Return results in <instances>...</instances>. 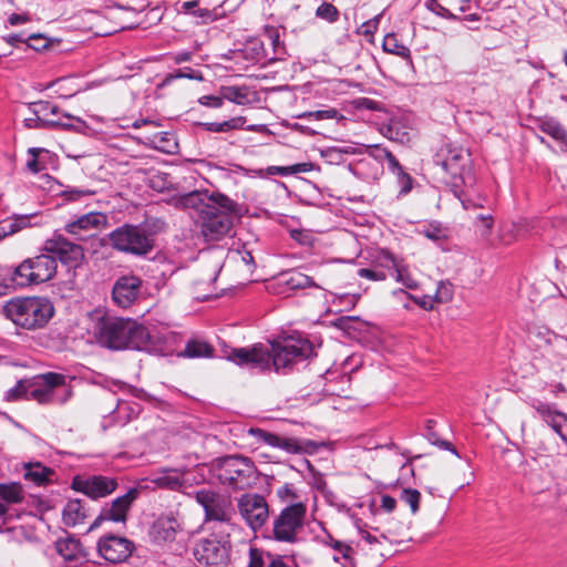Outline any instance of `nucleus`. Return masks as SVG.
Here are the masks:
<instances>
[{"label": "nucleus", "mask_w": 567, "mask_h": 567, "mask_svg": "<svg viewBox=\"0 0 567 567\" xmlns=\"http://www.w3.org/2000/svg\"><path fill=\"white\" fill-rule=\"evenodd\" d=\"M12 270V267H0V296L4 295L8 288L17 287L12 286L10 281V271Z\"/></svg>", "instance_id": "obj_61"}, {"label": "nucleus", "mask_w": 567, "mask_h": 567, "mask_svg": "<svg viewBox=\"0 0 567 567\" xmlns=\"http://www.w3.org/2000/svg\"><path fill=\"white\" fill-rule=\"evenodd\" d=\"M436 422L434 420H427L425 424V433L424 436L427 439V441L439 446L442 450H446L455 454L457 457H460L456 449L453 446V444L446 440H441L439 437V434L434 431Z\"/></svg>", "instance_id": "obj_37"}, {"label": "nucleus", "mask_w": 567, "mask_h": 567, "mask_svg": "<svg viewBox=\"0 0 567 567\" xmlns=\"http://www.w3.org/2000/svg\"><path fill=\"white\" fill-rule=\"evenodd\" d=\"M140 491L136 487L130 488L124 495L116 497L111 504H106L100 515L90 526V530L99 527L102 522L126 523L127 513L133 503L137 499Z\"/></svg>", "instance_id": "obj_17"}, {"label": "nucleus", "mask_w": 567, "mask_h": 567, "mask_svg": "<svg viewBox=\"0 0 567 567\" xmlns=\"http://www.w3.org/2000/svg\"><path fill=\"white\" fill-rule=\"evenodd\" d=\"M248 434L255 437L259 443L284 450L287 453L297 454L302 452V447L296 439L281 437L276 433L268 432L260 427H250Z\"/></svg>", "instance_id": "obj_21"}, {"label": "nucleus", "mask_w": 567, "mask_h": 567, "mask_svg": "<svg viewBox=\"0 0 567 567\" xmlns=\"http://www.w3.org/2000/svg\"><path fill=\"white\" fill-rule=\"evenodd\" d=\"M151 142L155 145L156 148L168 153L172 152V147H176L177 145L174 141V135L169 132L155 133L151 138Z\"/></svg>", "instance_id": "obj_45"}, {"label": "nucleus", "mask_w": 567, "mask_h": 567, "mask_svg": "<svg viewBox=\"0 0 567 567\" xmlns=\"http://www.w3.org/2000/svg\"><path fill=\"white\" fill-rule=\"evenodd\" d=\"M182 10L184 13L200 18L204 22L214 20V13L210 10L198 8V0L184 2Z\"/></svg>", "instance_id": "obj_44"}, {"label": "nucleus", "mask_w": 567, "mask_h": 567, "mask_svg": "<svg viewBox=\"0 0 567 567\" xmlns=\"http://www.w3.org/2000/svg\"><path fill=\"white\" fill-rule=\"evenodd\" d=\"M29 111L34 116H39L40 118H49L51 102L49 101H37L29 104Z\"/></svg>", "instance_id": "obj_52"}, {"label": "nucleus", "mask_w": 567, "mask_h": 567, "mask_svg": "<svg viewBox=\"0 0 567 567\" xmlns=\"http://www.w3.org/2000/svg\"><path fill=\"white\" fill-rule=\"evenodd\" d=\"M358 275L361 278H367L373 281H382L385 280L389 276L384 269H371V268H360L358 270Z\"/></svg>", "instance_id": "obj_55"}, {"label": "nucleus", "mask_w": 567, "mask_h": 567, "mask_svg": "<svg viewBox=\"0 0 567 567\" xmlns=\"http://www.w3.org/2000/svg\"><path fill=\"white\" fill-rule=\"evenodd\" d=\"M266 553L256 547L249 548V561L247 567H267Z\"/></svg>", "instance_id": "obj_53"}, {"label": "nucleus", "mask_w": 567, "mask_h": 567, "mask_svg": "<svg viewBox=\"0 0 567 567\" xmlns=\"http://www.w3.org/2000/svg\"><path fill=\"white\" fill-rule=\"evenodd\" d=\"M321 543L334 551L332 557L334 563L341 564L342 567H355L354 555L357 551L350 544L333 538L329 533L321 538Z\"/></svg>", "instance_id": "obj_24"}, {"label": "nucleus", "mask_w": 567, "mask_h": 567, "mask_svg": "<svg viewBox=\"0 0 567 567\" xmlns=\"http://www.w3.org/2000/svg\"><path fill=\"white\" fill-rule=\"evenodd\" d=\"M237 208L227 209L213 204L199 218L202 234L208 241H216L226 236L233 227V217H241L244 208L236 202Z\"/></svg>", "instance_id": "obj_12"}, {"label": "nucleus", "mask_w": 567, "mask_h": 567, "mask_svg": "<svg viewBox=\"0 0 567 567\" xmlns=\"http://www.w3.org/2000/svg\"><path fill=\"white\" fill-rule=\"evenodd\" d=\"M322 158L329 164H341L347 155L362 154V150L355 146H330L320 151Z\"/></svg>", "instance_id": "obj_29"}, {"label": "nucleus", "mask_w": 567, "mask_h": 567, "mask_svg": "<svg viewBox=\"0 0 567 567\" xmlns=\"http://www.w3.org/2000/svg\"><path fill=\"white\" fill-rule=\"evenodd\" d=\"M42 250L55 257V261L60 260L63 265L75 268L84 258L82 246L71 243L60 234H54L47 239L42 246Z\"/></svg>", "instance_id": "obj_15"}, {"label": "nucleus", "mask_w": 567, "mask_h": 567, "mask_svg": "<svg viewBox=\"0 0 567 567\" xmlns=\"http://www.w3.org/2000/svg\"><path fill=\"white\" fill-rule=\"evenodd\" d=\"M4 400L16 402L21 399L29 400V380H19L14 386L4 392Z\"/></svg>", "instance_id": "obj_42"}, {"label": "nucleus", "mask_w": 567, "mask_h": 567, "mask_svg": "<svg viewBox=\"0 0 567 567\" xmlns=\"http://www.w3.org/2000/svg\"><path fill=\"white\" fill-rule=\"evenodd\" d=\"M56 553L63 558V560L71 567H76L86 560V553L83 548L80 539L74 536H66L65 538H59L55 542Z\"/></svg>", "instance_id": "obj_22"}, {"label": "nucleus", "mask_w": 567, "mask_h": 567, "mask_svg": "<svg viewBox=\"0 0 567 567\" xmlns=\"http://www.w3.org/2000/svg\"><path fill=\"white\" fill-rule=\"evenodd\" d=\"M363 151V148H361ZM364 152L368 154V157L362 158L358 166L359 168L363 166H374V177H377L379 171H381L382 163L386 159L388 156H390V151L385 147H382L381 145H368L364 146Z\"/></svg>", "instance_id": "obj_26"}, {"label": "nucleus", "mask_w": 567, "mask_h": 567, "mask_svg": "<svg viewBox=\"0 0 567 567\" xmlns=\"http://www.w3.org/2000/svg\"><path fill=\"white\" fill-rule=\"evenodd\" d=\"M54 471L41 463L28 464L25 466L24 478L33 482L35 485H45L51 482Z\"/></svg>", "instance_id": "obj_30"}, {"label": "nucleus", "mask_w": 567, "mask_h": 567, "mask_svg": "<svg viewBox=\"0 0 567 567\" xmlns=\"http://www.w3.org/2000/svg\"><path fill=\"white\" fill-rule=\"evenodd\" d=\"M174 206L178 209H193L198 219L210 205L218 204L227 209L237 208L236 202L220 192L193 190L173 198Z\"/></svg>", "instance_id": "obj_14"}, {"label": "nucleus", "mask_w": 567, "mask_h": 567, "mask_svg": "<svg viewBox=\"0 0 567 567\" xmlns=\"http://www.w3.org/2000/svg\"><path fill=\"white\" fill-rule=\"evenodd\" d=\"M195 501L204 509V523L209 530H234L235 509L229 496L212 488L194 492Z\"/></svg>", "instance_id": "obj_6"}, {"label": "nucleus", "mask_w": 567, "mask_h": 567, "mask_svg": "<svg viewBox=\"0 0 567 567\" xmlns=\"http://www.w3.org/2000/svg\"><path fill=\"white\" fill-rule=\"evenodd\" d=\"M385 136L392 141H399L401 143L409 140L408 132H401L399 123L394 121L388 125Z\"/></svg>", "instance_id": "obj_57"}, {"label": "nucleus", "mask_w": 567, "mask_h": 567, "mask_svg": "<svg viewBox=\"0 0 567 567\" xmlns=\"http://www.w3.org/2000/svg\"><path fill=\"white\" fill-rule=\"evenodd\" d=\"M18 233L16 228V221L12 217L0 220V237L11 236Z\"/></svg>", "instance_id": "obj_64"}, {"label": "nucleus", "mask_w": 567, "mask_h": 567, "mask_svg": "<svg viewBox=\"0 0 567 567\" xmlns=\"http://www.w3.org/2000/svg\"><path fill=\"white\" fill-rule=\"evenodd\" d=\"M427 8L435 13L436 16L450 20V21H460L461 17L451 12L447 8L441 4L437 0H429Z\"/></svg>", "instance_id": "obj_50"}, {"label": "nucleus", "mask_w": 567, "mask_h": 567, "mask_svg": "<svg viewBox=\"0 0 567 567\" xmlns=\"http://www.w3.org/2000/svg\"><path fill=\"white\" fill-rule=\"evenodd\" d=\"M388 162L389 169L396 175L398 183L401 186V194H406L412 188V177L404 172L402 165L395 158V156L390 153V156L385 159Z\"/></svg>", "instance_id": "obj_31"}, {"label": "nucleus", "mask_w": 567, "mask_h": 567, "mask_svg": "<svg viewBox=\"0 0 567 567\" xmlns=\"http://www.w3.org/2000/svg\"><path fill=\"white\" fill-rule=\"evenodd\" d=\"M3 315L19 328L37 330L48 324L54 307L42 297L13 298L3 306Z\"/></svg>", "instance_id": "obj_5"}, {"label": "nucleus", "mask_w": 567, "mask_h": 567, "mask_svg": "<svg viewBox=\"0 0 567 567\" xmlns=\"http://www.w3.org/2000/svg\"><path fill=\"white\" fill-rule=\"evenodd\" d=\"M265 37L269 41L270 45L272 47L275 56L270 59V61H277L282 60L284 55L286 54V49L284 42L280 40V34L278 29L276 28H266L265 30Z\"/></svg>", "instance_id": "obj_40"}, {"label": "nucleus", "mask_w": 567, "mask_h": 567, "mask_svg": "<svg viewBox=\"0 0 567 567\" xmlns=\"http://www.w3.org/2000/svg\"><path fill=\"white\" fill-rule=\"evenodd\" d=\"M178 79H188V80H195V81L202 82V81H204V75L199 70H195L193 68L185 66V68L177 69L174 72L168 73L164 78V80L162 81L159 86L163 87V86L169 85L171 83H173L175 80H178Z\"/></svg>", "instance_id": "obj_35"}, {"label": "nucleus", "mask_w": 567, "mask_h": 567, "mask_svg": "<svg viewBox=\"0 0 567 567\" xmlns=\"http://www.w3.org/2000/svg\"><path fill=\"white\" fill-rule=\"evenodd\" d=\"M23 125L25 128H29V130H32V128H37V130H52L53 126H54V123H53V120L52 118H40L39 116H31V117H25L23 120Z\"/></svg>", "instance_id": "obj_51"}, {"label": "nucleus", "mask_w": 567, "mask_h": 567, "mask_svg": "<svg viewBox=\"0 0 567 567\" xmlns=\"http://www.w3.org/2000/svg\"><path fill=\"white\" fill-rule=\"evenodd\" d=\"M28 48L34 51H41L49 47V39L43 37L42 34H31L28 37Z\"/></svg>", "instance_id": "obj_59"}, {"label": "nucleus", "mask_w": 567, "mask_h": 567, "mask_svg": "<svg viewBox=\"0 0 567 567\" xmlns=\"http://www.w3.org/2000/svg\"><path fill=\"white\" fill-rule=\"evenodd\" d=\"M87 514L81 499H70L63 509V522L66 526H75L86 518Z\"/></svg>", "instance_id": "obj_27"}, {"label": "nucleus", "mask_w": 567, "mask_h": 567, "mask_svg": "<svg viewBox=\"0 0 567 567\" xmlns=\"http://www.w3.org/2000/svg\"><path fill=\"white\" fill-rule=\"evenodd\" d=\"M63 118L53 120L54 126L52 130H64L83 133L87 128L86 123L80 117L72 116L69 113L62 114Z\"/></svg>", "instance_id": "obj_36"}, {"label": "nucleus", "mask_w": 567, "mask_h": 567, "mask_svg": "<svg viewBox=\"0 0 567 567\" xmlns=\"http://www.w3.org/2000/svg\"><path fill=\"white\" fill-rule=\"evenodd\" d=\"M56 269L55 257L41 249L40 255L27 258L13 267V270L10 271V281L12 286L21 288L43 284L53 279Z\"/></svg>", "instance_id": "obj_9"}, {"label": "nucleus", "mask_w": 567, "mask_h": 567, "mask_svg": "<svg viewBox=\"0 0 567 567\" xmlns=\"http://www.w3.org/2000/svg\"><path fill=\"white\" fill-rule=\"evenodd\" d=\"M143 280L136 275L120 276L112 288L113 302L123 309L131 307L142 295Z\"/></svg>", "instance_id": "obj_18"}, {"label": "nucleus", "mask_w": 567, "mask_h": 567, "mask_svg": "<svg viewBox=\"0 0 567 567\" xmlns=\"http://www.w3.org/2000/svg\"><path fill=\"white\" fill-rule=\"evenodd\" d=\"M433 163L441 169L444 183L456 198H461L462 187L471 188L475 185L471 153L463 146L443 144L433 156Z\"/></svg>", "instance_id": "obj_4"}, {"label": "nucleus", "mask_w": 567, "mask_h": 567, "mask_svg": "<svg viewBox=\"0 0 567 567\" xmlns=\"http://www.w3.org/2000/svg\"><path fill=\"white\" fill-rule=\"evenodd\" d=\"M306 513L307 506L302 502L287 505L272 517L271 525H267L262 537L277 543L296 544L303 528Z\"/></svg>", "instance_id": "obj_7"}, {"label": "nucleus", "mask_w": 567, "mask_h": 567, "mask_svg": "<svg viewBox=\"0 0 567 567\" xmlns=\"http://www.w3.org/2000/svg\"><path fill=\"white\" fill-rule=\"evenodd\" d=\"M237 508L245 524L254 532L261 534L267 527L270 509L265 496L257 493L243 494L237 499Z\"/></svg>", "instance_id": "obj_13"}, {"label": "nucleus", "mask_w": 567, "mask_h": 567, "mask_svg": "<svg viewBox=\"0 0 567 567\" xmlns=\"http://www.w3.org/2000/svg\"><path fill=\"white\" fill-rule=\"evenodd\" d=\"M539 130L553 138L559 141L566 138L567 131L564 126L554 117H545L539 121Z\"/></svg>", "instance_id": "obj_39"}, {"label": "nucleus", "mask_w": 567, "mask_h": 567, "mask_svg": "<svg viewBox=\"0 0 567 567\" xmlns=\"http://www.w3.org/2000/svg\"><path fill=\"white\" fill-rule=\"evenodd\" d=\"M315 347L309 339L301 334H290L270 342V348L260 343L251 348H237L231 351L229 359L240 367L270 370L287 374L298 363L316 357Z\"/></svg>", "instance_id": "obj_1"}, {"label": "nucleus", "mask_w": 567, "mask_h": 567, "mask_svg": "<svg viewBox=\"0 0 567 567\" xmlns=\"http://www.w3.org/2000/svg\"><path fill=\"white\" fill-rule=\"evenodd\" d=\"M214 347L200 339H190L186 342L185 349L178 353L185 358H210L214 354Z\"/></svg>", "instance_id": "obj_28"}, {"label": "nucleus", "mask_w": 567, "mask_h": 567, "mask_svg": "<svg viewBox=\"0 0 567 567\" xmlns=\"http://www.w3.org/2000/svg\"><path fill=\"white\" fill-rule=\"evenodd\" d=\"M97 342L110 350H137L165 355L168 353L163 337L152 333L131 318L105 315L95 324Z\"/></svg>", "instance_id": "obj_2"}, {"label": "nucleus", "mask_w": 567, "mask_h": 567, "mask_svg": "<svg viewBox=\"0 0 567 567\" xmlns=\"http://www.w3.org/2000/svg\"><path fill=\"white\" fill-rule=\"evenodd\" d=\"M530 406L537 412L540 419L567 443V415L558 411L554 403L537 399L530 402Z\"/></svg>", "instance_id": "obj_20"}, {"label": "nucleus", "mask_w": 567, "mask_h": 567, "mask_svg": "<svg viewBox=\"0 0 567 567\" xmlns=\"http://www.w3.org/2000/svg\"><path fill=\"white\" fill-rule=\"evenodd\" d=\"M383 50L385 52L399 55L403 59L411 61V52L408 47L399 43L394 34H388L383 41Z\"/></svg>", "instance_id": "obj_41"}, {"label": "nucleus", "mask_w": 567, "mask_h": 567, "mask_svg": "<svg viewBox=\"0 0 567 567\" xmlns=\"http://www.w3.org/2000/svg\"><path fill=\"white\" fill-rule=\"evenodd\" d=\"M198 103L203 106L212 107V109H220L224 104V97L220 94L217 95H203L199 97Z\"/></svg>", "instance_id": "obj_62"}, {"label": "nucleus", "mask_w": 567, "mask_h": 567, "mask_svg": "<svg viewBox=\"0 0 567 567\" xmlns=\"http://www.w3.org/2000/svg\"><path fill=\"white\" fill-rule=\"evenodd\" d=\"M284 282L291 290L305 289L309 287L319 288V286L312 280L311 277L300 271H289L282 275Z\"/></svg>", "instance_id": "obj_33"}, {"label": "nucleus", "mask_w": 567, "mask_h": 567, "mask_svg": "<svg viewBox=\"0 0 567 567\" xmlns=\"http://www.w3.org/2000/svg\"><path fill=\"white\" fill-rule=\"evenodd\" d=\"M296 118L300 120H309V121H322V120H330V118H343V116L339 113L336 109H327V110H318V111H310V112H303L301 114H298Z\"/></svg>", "instance_id": "obj_43"}, {"label": "nucleus", "mask_w": 567, "mask_h": 567, "mask_svg": "<svg viewBox=\"0 0 567 567\" xmlns=\"http://www.w3.org/2000/svg\"><path fill=\"white\" fill-rule=\"evenodd\" d=\"M134 549L135 545L131 539L114 534H106L97 542L99 554L111 564L126 561Z\"/></svg>", "instance_id": "obj_16"}, {"label": "nucleus", "mask_w": 567, "mask_h": 567, "mask_svg": "<svg viewBox=\"0 0 567 567\" xmlns=\"http://www.w3.org/2000/svg\"><path fill=\"white\" fill-rule=\"evenodd\" d=\"M178 523L172 516H161L152 525L151 535L155 542H172L175 539Z\"/></svg>", "instance_id": "obj_25"}, {"label": "nucleus", "mask_w": 567, "mask_h": 567, "mask_svg": "<svg viewBox=\"0 0 567 567\" xmlns=\"http://www.w3.org/2000/svg\"><path fill=\"white\" fill-rule=\"evenodd\" d=\"M214 473L223 485L244 489L254 483L256 467L248 457L230 455L216 460Z\"/></svg>", "instance_id": "obj_10"}, {"label": "nucleus", "mask_w": 567, "mask_h": 567, "mask_svg": "<svg viewBox=\"0 0 567 567\" xmlns=\"http://www.w3.org/2000/svg\"><path fill=\"white\" fill-rule=\"evenodd\" d=\"M0 498L7 504H18L24 498V489L18 482L0 483Z\"/></svg>", "instance_id": "obj_32"}, {"label": "nucleus", "mask_w": 567, "mask_h": 567, "mask_svg": "<svg viewBox=\"0 0 567 567\" xmlns=\"http://www.w3.org/2000/svg\"><path fill=\"white\" fill-rule=\"evenodd\" d=\"M219 92L224 100H227L237 105H245L249 103L247 86L223 85L220 86Z\"/></svg>", "instance_id": "obj_34"}, {"label": "nucleus", "mask_w": 567, "mask_h": 567, "mask_svg": "<svg viewBox=\"0 0 567 567\" xmlns=\"http://www.w3.org/2000/svg\"><path fill=\"white\" fill-rule=\"evenodd\" d=\"M400 499L408 504L411 512L415 514L420 508L421 493L415 488H404L400 494Z\"/></svg>", "instance_id": "obj_48"}, {"label": "nucleus", "mask_w": 567, "mask_h": 567, "mask_svg": "<svg viewBox=\"0 0 567 567\" xmlns=\"http://www.w3.org/2000/svg\"><path fill=\"white\" fill-rule=\"evenodd\" d=\"M233 530H210L194 550L197 561L205 567H226L230 561Z\"/></svg>", "instance_id": "obj_11"}, {"label": "nucleus", "mask_w": 567, "mask_h": 567, "mask_svg": "<svg viewBox=\"0 0 567 567\" xmlns=\"http://www.w3.org/2000/svg\"><path fill=\"white\" fill-rule=\"evenodd\" d=\"M377 262L381 269L388 272V276H391V272H394L402 261L396 260L389 250L382 249L377 256Z\"/></svg>", "instance_id": "obj_46"}, {"label": "nucleus", "mask_w": 567, "mask_h": 567, "mask_svg": "<svg viewBox=\"0 0 567 567\" xmlns=\"http://www.w3.org/2000/svg\"><path fill=\"white\" fill-rule=\"evenodd\" d=\"M93 192L87 189H80V188H68L62 190L61 196H63L66 200H78L81 197L90 196Z\"/></svg>", "instance_id": "obj_63"}, {"label": "nucleus", "mask_w": 567, "mask_h": 567, "mask_svg": "<svg viewBox=\"0 0 567 567\" xmlns=\"http://www.w3.org/2000/svg\"><path fill=\"white\" fill-rule=\"evenodd\" d=\"M107 224V216L103 213L91 212L78 217L75 220L66 224L65 230L71 234L84 238L81 233L90 230H99Z\"/></svg>", "instance_id": "obj_23"}, {"label": "nucleus", "mask_w": 567, "mask_h": 567, "mask_svg": "<svg viewBox=\"0 0 567 567\" xmlns=\"http://www.w3.org/2000/svg\"><path fill=\"white\" fill-rule=\"evenodd\" d=\"M391 276L395 278L398 282H401L408 289H416L417 282L411 276L408 268L401 262L394 272H391Z\"/></svg>", "instance_id": "obj_47"}, {"label": "nucleus", "mask_w": 567, "mask_h": 567, "mask_svg": "<svg viewBox=\"0 0 567 567\" xmlns=\"http://www.w3.org/2000/svg\"><path fill=\"white\" fill-rule=\"evenodd\" d=\"M72 394V388L64 374L47 372L29 379V400L40 404H64Z\"/></svg>", "instance_id": "obj_8"}, {"label": "nucleus", "mask_w": 567, "mask_h": 567, "mask_svg": "<svg viewBox=\"0 0 567 567\" xmlns=\"http://www.w3.org/2000/svg\"><path fill=\"white\" fill-rule=\"evenodd\" d=\"M116 478L92 475L87 478L75 477L72 482V488L85 494L92 499H97L112 494L117 487Z\"/></svg>", "instance_id": "obj_19"}, {"label": "nucleus", "mask_w": 567, "mask_h": 567, "mask_svg": "<svg viewBox=\"0 0 567 567\" xmlns=\"http://www.w3.org/2000/svg\"><path fill=\"white\" fill-rule=\"evenodd\" d=\"M44 152V150L41 148H29V154L31 155V158L27 162V167L30 172L37 174L44 169V165L39 159V154Z\"/></svg>", "instance_id": "obj_56"}, {"label": "nucleus", "mask_w": 567, "mask_h": 567, "mask_svg": "<svg viewBox=\"0 0 567 567\" xmlns=\"http://www.w3.org/2000/svg\"><path fill=\"white\" fill-rule=\"evenodd\" d=\"M154 483L161 487L166 488L169 491H178L183 487L184 482L181 477V475L177 474L175 471H167L157 476L154 480Z\"/></svg>", "instance_id": "obj_38"}, {"label": "nucleus", "mask_w": 567, "mask_h": 567, "mask_svg": "<svg viewBox=\"0 0 567 567\" xmlns=\"http://www.w3.org/2000/svg\"><path fill=\"white\" fill-rule=\"evenodd\" d=\"M452 286L450 284H444L443 281H441L436 289L435 299L439 302H447L452 299Z\"/></svg>", "instance_id": "obj_60"}, {"label": "nucleus", "mask_w": 567, "mask_h": 567, "mask_svg": "<svg viewBox=\"0 0 567 567\" xmlns=\"http://www.w3.org/2000/svg\"><path fill=\"white\" fill-rule=\"evenodd\" d=\"M246 123L245 116H235L224 122H220V133H227L233 130L244 128Z\"/></svg>", "instance_id": "obj_58"}, {"label": "nucleus", "mask_w": 567, "mask_h": 567, "mask_svg": "<svg viewBox=\"0 0 567 567\" xmlns=\"http://www.w3.org/2000/svg\"><path fill=\"white\" fill-rule=\"evenodd\" d=\"M421 234L434 243L446 238V234L440 225H429L421 230Z\"/></svg>", "instance_id": "obj_54"}, {"label": "nucleus", "mask_w": 567, "mask_h": 567, "mask_svg": "<svg viewBox=\"0 0 567 567\" xmlns=\"http://www.w3.org/2000/svg\"><path fill=\"white\" fill-rule=\"evenodd\" d=\"M316 16L320 19L327 20L330 23H333L339 19V11L333 4L323 2L317 8Z\"/></svg>", "instance_id": "obj_49"}, {"label": "nucleus", "mask_w": 567, "mask_h": 567, "mask_svg": "<svg viewBox=\"0 0 567 567\" xmlns=\"http://www.w3.org/2000/svg\"><path fill=\"white\" fill-rule=\"evenodd\" d=\"M167 224L158 217H147L140 224H123L109 234L111 246L121 252L144 257L155 248L156 236L166 230Z\"/></svg>", "instance_id": "obj_3"}]
</instances>
